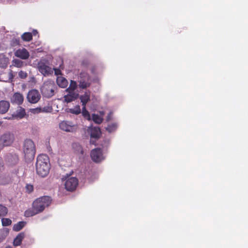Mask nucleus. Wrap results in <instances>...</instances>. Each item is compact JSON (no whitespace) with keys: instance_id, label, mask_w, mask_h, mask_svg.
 I'll return each instance as SVG.
<instances>
[{"instance_id":"f257e3e1","label":"nucleus","mask_w":248,"mask_h":248,"mask_svg":"<svg viewBox=\"0 0 248 248\" xmlns=\"http://www.w3.org/2000/svg\"><path fill=\"white\" fill-rule=\"evenodd\" d=\"M50 197L45 196L36 199L33 201L31 208L26 210L24 212L26 217H31L42 212L46 207H48L51 202Z\"/></svg>"},{"instance_id":"f03ea898","label":"nucleus","mask_w":248,"mask_h":248,"mask_svg":"<svg viewBox=\"0 0 248 248\" xmlns=\"http://www.w3.org/2000/svg\"><path fill=\"white\" fill-rule=\"evenodd\" d=\"M50 164L48 156L45 154L39 155L37 157L36 163V171L37 174L45 177L49 173Z\"/></svg>"},{"instance_id":"7ed1b4c3","label":"nucleus","mask_w":248,"mask_h":248,"mask_svg":"<svg viewBox=\"0 0 248 248\" xmlns=\"http://www.w3.org/2000/svg\"><path fill=\"white\" fill-rule=\"evenodd\" d=\"M57 89L54 81L48 80L46 81L41 88V91L43 96L46 98H50L55 94Z\"/></svg>"},{"instance_id":"20e7f679","label":"nucleus","mask_w":248,"mask_h":248,"mask_svg":"<svg viewBox=\"0 0 248 248\" xmlns=\"http://www.w3.org/2000/svg\"><path fill=\"white\" fill-rule=\"evenodd\" d=\"M25 157L28 159L34 158L35 154V147L33 142L29 139L25 140L23 146Z\"/></svg>"},{"instance_id":"39448f33","label":"nucleus","mask_w":248,"mask_h":248,"mask_svg":"<svg viewBox=\"0 0 248 248\" xmlns=\"http://www.w3.org/2000/svg\"><path fill=\"white\" fill-rule=\"evenodd\" d=\"M38 70L44 76H48L53 74V70L49 66L48 61L43 59L38 63Z\"/></svg>"},{"instance_id":"423d86ee","label":"nucleus","mask_w":248,"mask_h":248,"mask_svg":"<svg viewBox=\"0 0 248 248\" xmlns=\"http://www.w3.org/2000/svg\"><path fill=\"white\" fill-rule=\"evenodd\" d=\"M14 140V136L10 133L3 134L0 137V149L11 145Z\"/></svg>"},{"instance_id":"0eeeda50","label":"nucleus","mask_w":248,"mask_h":248,"mask_svg":"<svg viewBox=\"0 0 248 248\" xmlns=\"http://www.w3.org/2000/svg\"><path fill=\"white\" fill-rule=\"evenodd\" d=\"M60 128L64 131L73 132L75 131L77 129V126L72 124V123L63 121L59 124Z\"/></svg>"},{"instance_id":"6e6552de","label":"nucleus","mask_w":248,"mask_h":248,"mask_svg":"<svg viewBox=\"0 0 248 248\" xmlns=\"http://www.w3.org/2000/svg\"><path fill=\"white\" fill-rule=\"evenodd\" d=\"M78 184V179L76 177H72L66 181L64 186L67 190L73 191L76 189Z\"/></svg>"},{"instance_id":"1a4fd4ad","label":"nucleus","mask_w":248,"mask_h":248,"mask_svg":"<svg viewBox=\"0 0 248 248\" xmlns=\"http://www.w3.org/2000/svg\"><path fill=\"white\" fill-rule=\"evenodd\" d=\"M80 76L81 78L79 81V87L81 89H86L89 87L91 85L90 75L87 73H82L80 74Z\"/></svg>"},{"instance_id":"9d476101","label":"nucleus","mask_w":248,"mask_h":248,"mask_svg":"<svg viewBox=\"0 0 248 248\" xmlns=\"http://www.w3.org/2000/svg\"><path fill=\"white\" fill-rule=\"evenodd\" d=\"M40 94L39 92L35 89H32L28 92L27 98L31 103H36L40 99Z\"/></svg>"},{"instance_id":"9b49d317","label":"nucleus","mask_w":248,"mask_h":248,"mask_svg":"<svg viewBox=\"0 0 248 248\" xmlns=\"http://www.w3.org/2000/svg\"><path fill=\"white\" fill-rule=\"evenodd\" d=\"M91 157L95 162H99L103 159L102 150L100 148H96L92 150Z\"/></svg>"},{"instance_id":"f8f14e48","label":"nucleus","mask_w":248,"mask_h":248,"mask_svg":"<svg viewBox=\"0 0 248 248\" xmlns=\"http://www.w3.org/2000/svg\"><path fill=\"white\" fill-rule=\"evenodd\" d=\"M10 101L13 104L21 105L24 101L23 95L20 93H15L11 96Z\"/></svg>"},{"instance_id":"ddd939ff","label":"nucleus","mask_w":248,"mask_h":248,"mask_svg":"<svg viewBox=\"0 0 248 248\" xmlns=\"http://www.w3.org/2000/svg\"><path fill=\"white\" fill-rule=\"evenodd\" d=\"M16 57L22 60H27L29 58L30 53L25 48L17 49L15 53Z\"/></svg>"},{"instance_id":"4468645a","label":"nucleus","mask_w":248,"mask_h":248,"mask_svg":"<svg viewBox=\"0 0 248 248\" xmlns=\"http://www.w3.org/2000/svg\"><path fill=\"white\" fill-rule=\"evenodd\" d=\"M10 103L6 100L0 101V114L6 113L10 108Z\"/></svg>"},{"instance_id":"2eb2a0df","label":"nucleus","mask_w":248,"mask_h":248,"mask_svg":"<svg viewBox=\"0 0 248 248\" xmlns=\"http://www.w3.org/2000/svg\"><path fill=\"white\" fill-rule=\"evenodd\" d=\"M91 92L86 91L83 95L80 96V99L82 103V106H86V104L90 100Z\"/></svg>"},{"instance_id":"dca6fc26","label":"nucleus","mask_w":248,"mask_h":248,"mask_svg":"<svg viewBox=\"0 0 248 248\" xmlns=\"http://www.w3.org/2000/svg\"><path fill=\"white\" fill-rule=\"evenodd\" d=\"M57 83L60 87L64 88L67 87L68 81L65 78L62 77H58L57 78Z\"/></svg>"},{"instance_id":"f3484780","label":"nucleus","mask_w":248,"mask_h":248,"mask_svg":"<svg viewBox=\"0 0 248 248\" xmlns=\"http://www.w3.org/2000/svg\"><path fill=\"white\" fill-rule=\"evenodd\" d=\"M25 237V233L21 232L19 233L16 237L14 239L13 244L15 246H20L22 243L23 238Z\"/></svg>"},{"instance_id":"a211bd4d","label":"nucleus","mask_w":248,"mask_h":248,"mask_svg":"<svg viewBox=\"0 0 248 248\" xmlns=\"http://www.w3.org/2000/svg\"><path fill=\"white\" fill-rule=\"evenodd\" d=\"M25 110L22 107H19V108L17 110L16 113L12 115L13 118H23L25 115Z\"/></svg>"},{"instance_id":"6ab92c4d","label":"nucleus","mask_w":248,"mask_h":248,"mask_svg":"<svg viewBox=\"0 0 248 248\" xmlns=\"http://www.w3.org/2000/svg\"><path fill=\"white\" fill-rule=\"evenodd\" d=\"M78 96L77 93H71L65 95L64 96V101L67 103H70L73 101L76 100Z\"/></svg>"},{"instance_id":"aec40b11","label":"nucleus","mask_w":248,"mask_h":248,"mask_svg":"<svg viewBox=\"0 0 248 248\" xmlns=\"http://www.w3.org/2000/svg\"><path fill=\"white\" fill-rule=\"evenodd\" d=\"M100 128L95 127L91 130V137L97 139L100 137Z\"/></svg>"},{"instance_id":"412c9836","label":"nucleus","mask_w":248,"mask_h":248,"mask_svg":"<svg viewBox=\"0 0 248 248\" xmlns=\"http://www.w3.org/2000/svg\"><path fill=\"white\" fill-rule=\"evenodd\" d=\"M21 38L24 41L30 42L32 39V34L31 32H25L22 35Z\"/></svg>"},{"instance_id":"4be33fe9","label":"nucleus","mask_w":248,"mask_h":248,"mask_svg":"<svg viewBox=\"0 0 248 248\" xmlns=\"http://www.w3.org/2000/svg\"><path fill=\"white\" fill-rule=\"evenodd\" d=\"M25 222L24 221H19L17 223L15 224L13 226V230L16 232L21 230L25 226Z\"/></svg>"},{"instance_id":"5701e85b","label":"nucleus","mask_w":248,"mask_h":248,"mask_svg":"<svg viewBox=\"0 0 248 248\" xmlns=\"http://www.w3.org/2000/svg\"><path fill=\"white\" fill-rule=\"evenodd\" d=\"M117 128V124L116 123H111L109 124L106 127V130L109 133L114 132Z\"/></svg>"},{"instance_id":"b1692460","label":"nucleus","mask_w":248,"mask_h":248,"mask_svg":"<svg viewBox=\"0 0 248 248\" xmlns=\"http://www.w3.org/2000/svg\"><path fill=\"white\" fill-rule=\"evenodd\" d=\"M92 120L97 124H100L103 121V119L100 116L95 114H92Z\"/></svg>"},{"instance_id":"393cba45","label":"nucleus","mask_w":248,"mask_h":248,"mask_svg":"<svg viewBox=\"0 0 248 248\" xmlns=\"http://www.w3.org/2000/svg\"><path fill=\"white\" fill-rule=\"evenodd\" d=\"M82 115L88 120H91V117L89 111L86 108V106H82Z\"/></svg>"},{"instance_id":"a878e982","label":"nucleus","mask_w":248,"mask_h":248,"mask_svg":"<svg viewBox=\"0 0 248 248\" xmlns=\"http://www.w3.org/2000/svg\"><path fill=\"white\" fill-rule=\"evenodd\" d=\"M70 111L73 114H79L81 112L80 106L78 105L75 106L73 108L70 109Z\"/></svg>"},{"instance_id":"bb28decb","label":"nucleus","mask_w":248,"mask_h":248,"mask_svg":"<svg viewBox=\"0 0 248 248\" xmlns=\"http://www.w3.org/2000/svg\"><path fill=\"white\" fill-rule=\"evenodd\" d=\"M8 212L7 208L0 204V217H3L6 215Z\"/></svg>"},{"instance_id":"cd10ccee","label":"nucleus","mask_w":248,"mask_h":248,"mask_svg":"<svg viewBox=\"0 0 248 248\" xmlns=\"http://www.w3.org/2000/svg\"><path fill=\"white\" fill-rule=\"evenodd\" d=\"M1 223L3 226H8L12 224V220L8 218H2Z\"/></svg>"},{"instance_id":"c85d7f7f","label":"nucleus","mask_w":248,"mask_h":248,"mask_svg":"<svg viewBox=\"0 0 248 248\" xmlns=\"http://www.w3.org/2000/svg\"><path fill=\"white\" fill-rule=\"evenodd\" d=\"M7 66V59L3 56H0V67L4 68Z\"/></svg>"},{"instance_id":"c756f323","label":"nucleus","mask_w":248,"mask_h":248,"mask_svg":"<svg viewBox=\"0 0 248 248\" xmlns=\"http://www.w3.org/2000/svg\"><path fill=\"white\" fill-rule=\"evenodd\" d=\"M13 63L14 66L20 68L23 66V62L18 59H15L13 60Z\"/></svg>"},{"instance_id":"7c9ffc66","label":"nucleus","mask_w":248,"mask_h":248,"mask_svg":"<svg viewBox=\"0 0 248 248\" xmlns=\"http://www.w3.org/2000/svg\"><path fill=\"white\" fill-rule=\"evenodd\" d=\"M77 88V83L75 81L71 80L69 87L67 88V90L75 91Z\"/></svg>"},{"instance_id":"2f4dec72","label":"nucleus","mask_w":248,"mask_h":248,"mask_svg":"<svg viewBox=\"0 0 248 248\" xmlns=\"http://www.w3.org/2000/svg\"><path fill=\"white\" fill-rule=\"evenodd\" d=\"M31 112L33 114H38L42 112V108L37 107L31 109Z\"/></svg>"},{"instance_id":"473e14b6","label":"nucleus","mask_w":248,"mask_h":248,"mask_svg":"<svg viewBox=\"0 0 248 248\" xmlns=\"http://www.w3.org/2000/svg\"><path fill=\"white\" fill-rule=\"evenodd\" d=\"M52 110V108L49 106H45L42 108V112H50Z\"/></svg>"},{"instance_id":"72a5a7b5","label":"nucleus","mask_w":248,"mask_h":248,"mask_svg":"<svg viewBox=\"0 0 248 248\" xmlns=\"http://www.w3.org/2000/svg\"><path fill=\"white\" fill-rule=\"evenodd\" d=\"M26 189L27 192L29 193H31L33 190V186L32 185L27 184L26 186Z\"/></svg>"},{"instance_id":"f704fd0d","label":"nucleus","mask_w":248,"mask_h":248,"mask_svg":"<svg viewBox=\"0 0 248 248\" xmlns=\"http://www.w3.org/2000/svg\"><path fill=\"white\" fill-rule=\"evenodd\" d=\"M18 76L21 78H25L27 77V74L26 72L20 71L18 73Z\"/></svg>"},{"instance_id":"c9c22d12","label":"nucleus","mask_w":248,"mask_h":248,"mask_svg":"<svg viewBox=\"0 0 248 248\" xmlns=\"http://www.w3.org/2000/svg\"><path fill=\"white\" fill-rule=\"evenodd\" d=\"M13 46L20 45V40L19 39H15L13 40Z\"/></svg>"},{"instance_id":"e433bc0d","label":"nucleus","mask_w":248,"mask_h":248,"mask_svg":"<svg viewBox=\"0 0 248 248\" xmlns=\"http://www.w3.org/2000/svg\"><path fill=\"white\" fill-rule=\"evenodd\" d=\"M53 71L54 70V72H55V74L57 76H58V75H62V72L59 69V68H53V69H52Z\"/></svg>"},{"instance_id":"4c0bfd02","label":"nucleus","mask_w":248,"mask_h":248,"mask_svg":"<svg viewBox=\"0 0 248 248\" xmlns=\"http://www.w3.org/2000/svg\"><path fill=\"white\" fill-rule=\"evenodd\" d=\"M32 33V35L36 36L38 34V32L37 30H34L32 31V33Z\"/></svg>"},{"instance_id":"58836bf2","label":"nucleus","mask_w":248,"mask_h":248,"mask_svg":"<svg viewBox=\"0 0 248 248\" xmlns=\"http://www.w3.org/2000/svg\"><path fill=\"white\" fill-rule=\"evenodd\" d=\"M66 92H68V94H71V93H75V91H71V90H67V89L66 90Z\"/></svg>"},{"instance_id":"ea45409f","label":"nucleus","mask_w":248,"mask_h":248,"mask_svg":"<svg viewBox=\"0 0 248 248\" xmlns=\"http://www.w3.org/2000/svg\"><path fill=\"white\" fill-rule=\"evenodd\" d=\"M110 118H109V116H108V118H107V120L108 121L109 120Z\"/></svg>"}]
</instances>
